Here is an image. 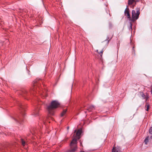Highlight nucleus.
Masks as SVG:
<instances>
[{"label":"nucleus","instance_id":"1","mask_svg":"<svg viewBox=\"0 0 152 152\" xmlns=\"http://www.w3.org/2000/svg\"><path fill=\"white\" fill-rule=\"evenodd\" d=\"M59 105V103L56 101H52L50 104L47 107V109L49 114L50 115H53L54 113V109L57 108Z\"/></svg>","mask_w":152,"mask_h":152},{"label":"nucleus","instance_id":"2","mask_svg":"<svg viewBox=\"0 0 152 152\" xmlns=\"http://www.w3.org/2000/svg\"><path fill=\"white\" fill-rule=\"evenodd\" d=\"M77 139L76 138H74L70 144V150L67 151V152H75L77 149V146L76 144Z\"/></svg>","mask_w":152,"mask_h":152},{"label":"nucleus","instance_id":"3","mask_svg":"<svg viewBox=\"0 0 152 152\" xmlns=\"http://www.w3.org/2000/svg\"><path fill=\"white\" fill-rule=\"evenodd\" d=\"M132 19L131 20L133 22L137 20L139 17L140 14V8H137L136 9V11L133 10L132 11Z\"/></svg>","mask_w":152,"mask_h":152},{"label":"nucleus","instance_id":"4","mask_svg":"<svg viewBox=\"0 0 152 152\" xmlns=\"http://www.w3.org/2000/svg\"><path fill=\"white\" fill-rule=\"evenodd\" d=\"M124 14L125 16L127 17L130 20H131L130 15L129 13V10L127 6H126V8L124 11Z\"/></svg>","mask_w":152,"mask_h":152},{"label":"nucleus","instance_id":"5","mask_svg":"<svg viewBox=\"0 0 152 152\" xmlns=\"http://www.w3.org/2000/svg\"><path fill=\"white\" fill-rule=\"evenodd\" d=\"M19 106L20 107V110L21 111V115L23 117L25 115L24 113V107L23 106V105L21 103H19Z\"/></svg>","mask_w":152,"mask_h":152},{"label":"nucleus","instance_id":"6","mask_svg":"<svg viewBox=\"0 0 152 152\" xmlns=\"http://www.w3.org/2000/svg\"><path fill=\"white\" fill-rule=\"evenodd\" d=\"M140 94L143 99H146L147 100L149 98V95L147 93L145 94L142 92H140Z\"/></svg>","mask_w":152,"mask_h":152},{"label":"nucleus","instance_id":"7","mask_svg":"<svg viewBox=\"0 0 152 152\" xmlns=\"http://www.w3.org/2000/svg\"><path fill=\"white\" fill-rule=\"evenodd\" d=\"M34 85L33 87L32 88V90L33 91H34L36 89L38 90L37 88H39V82H37V81H35L34 82Z\"/></svg>","mask_w":152,"mask_h":152},{"label":"nucleus","instance_id":"8","mask_svg":"<svg viewBox=\"0 0 152 152\" xmlns=\"http://www.w3.org/2000/svg\"><path fill=\"white\" fill-rule=\"evenodd\" d=\"M121 148L119 146H117L113 147L112 149L113 152H121Z\"/></svg>","mask_w":152,"mask_h":152},{"label":"nucleus","instance_id":"9","mask_svg":"<svg viewBox=\"0 0 152 152\" xmlns=\"http://www.w3.org/2000/svg\"><path fill=\"white\" fill-rule=\"evenodd\" d=\"M82 133V131L80 130H78L76 132V137L74 138H76L77 140L79 139L80 138V136Z\"/></svg>","mask_w":152,"mask_h":152},{"label":"nucleus","instance_id":"10","mask_svg":"<svg viewBox=\"0 0 152 152\" xmlns=\"http://www.w3.org/2000/svg\"><path fill=\"white\" fill-rule=\"evenodd\" d=\"M39 110V108H37L35 109L33 111L32 114L33 115L37 116L39 115L38 112Z\"/></svg>","mask_w":152,"mask_h":152},{"label":"nucleus","instance_id":"11","mask_svg":"<svg viewBox=\"0 0 152 152\" xmlns=\"http://www.w3.org/2000/svg\"><path fill=\"white\" fill-rule=\"evenodd\" d=\"M150 138L148 136H147L145 138L144 140V142L146 145H147L148 144V142L150 140Z\"/></svg>","mask_w":152,"mask_h":152},{"label":"nucleus","instance_id":"12","mask_svg":"<svg viewBox=\"0 0 152 152\" xmlns=\"http://www.w3.org/2000/svg\"><path fill=\"white\" fill-rule=\"evenodd\" d=\"M67 109H64L63 112L61 113V116L62 117L64 115H65V114H66V113L67 111Z\"/></svg>","mask_w":152,"mask_h":152},{"label":"nucleus","instance_id":"13","mask_svg":"<svg viewBox=\"0 0 152 152\" xmlns=\"http://www.w3.org/2000/svg\"><path fill=\"white\" fill-rule=\"evenodd\" d=\"M134 0H128V4L129 5H132L134 3Z\"/></svg>","mask_w":152,"mask_h":152},{"label":"nucleus","instance_id":"14","mask_svg":"<svg viewBox=\"0 0 152 152\" xmlns=\"http://www.w3.org/2000/svg\"><path fill=\"white\" fill-rule=\"evenodd\" d=\"M22 94L23 96H25L26 95H28V93L25 90L23 91Z\"/></svg>","mask_w":152,"mask_h":152},{"label":"nucleus","instance_id":"15","mask_svg":"<svg viewBox=\"0 0 152 152\" xmlns=\"http://www.w3.org/2000/svg\"><path fill=\"white\" fill-rule=\"evenodd\" d=\"M94 108V106H90L88 108L87 110L91 111V110H93Z\"/></svg>","mask_w":152,"mask_h":152},{"label":"nucleus","instance_id":"16","mask_svg":"<svg viewBox=\"0 0 152 152\" xmlns=\"http://www.w3.org/2000/svg\"><path fill=\"white\" fill-rule=\"evenodd\" d=\"M112 37H111L110 38L109 36H107V39L105 40V41H107V44H108L109 41L111 39Z\"/></svg>","mask_w":152,"mask_h":152},{"label":"nucleus","instance_id":"17","mask_svg":"<svg viewBox=\"0 0 152 152\" xmlns=\"http://www.w3.org/2000/svg\"><path fill=\"white\" fill-rule=\"evenodd\" d=\"M23 120L22 118L20 116L18 117V119L17 120L18 122H20L22 121Z\"/></svg>","mask_w":152,"mask_h":152},{"label":"nucleus","instance_id":"18","mask_svg":"<svg viewBox=\"0 0 152 152\" xmlns=\"http://www.w3.org/2000/svg\"><path fill=\"white\" fill-rule=\"evenodd\" d=\"M21 142H22V145L23 146H24L26 144V142L23 139H21Z\"/></svg>","mask_w":152,"mask_h":152},{"label":"nucleus","instance_id":"19","mask_svg":"<svg viewBox=\"0 0 152 152\" xmlns=\"http://www.w3.org/2000/svg\"><path fill=\"white\" fill-rule=\"evenodd\" d=\"M129 29V30L130 31H132V24L131 22L130 23Z\"/></svg>","mask_w":152,"mask_h":152},{"label":"nucleus","instance_id":"20","mask_svg":"<svg viewBox=\"0 0 152 152\" xmlns=\"http://www.w3.org/2000/svg\"><path fill=\"white\" fill-rule=\"evenodd\" d=\"M145 107L146 108V110L147 111H148L149 110V105L148 104H146V105Z\"/></svg>","mask_w":152,"mask_h":152},{"label":"nucleus","instance_id":"21","mask_svg":"<svg viewBox=\"0 0 152 152\" xmlns=\"http://www.w3.org/2000/svg\"><path fill=\"white\" fill-rule=\"evenodd\" d=\"M113 26V24L112 23L110 22L109 23V27L110 28H112Z\"/></svg>","mask_w":152,"mask_h":152},{"label":"nucleus","instance_id":"22","mask_svg":"<svg viewBox=\"0 0 152 152\" xmlns=\"http://www.w3.org/2000/svg\"><path fill=\"white\" fill-rule=\"evenodd\" d=\"M149 132L150 134H152L151 136H152V127L149 129Z\"/></svg>","mask_w":152,"mask_h":152},{"label":"nucleus","instance_id":"23","mask_svg":"<svg viewBox=\"0 0 152 152\" xmlns=\"http://www.w3.org/2000/svg\"><path fill=\"white\" fill-rule=\"evenodd\" d=\"M139 0H134V3H135V4L133 6V7H134V6H135V4H136V3L139 2Z\"/></svg>","mask_w":152,"mask_h":152},{"label":"nucleus","instance_id":"24","mask_svg":"<svg viewBox=\"0 0 152 152\" xmlns=\"http://www.w3.org/2000/svg\"><path fill=\"white\" fill-rule=\"evenodd\" d=\"M103 52V50H102L100 52H98V53H99V54H100V56H102Z\"/></svg>","mask_w":152,"mask_h":152},{"label":"nucleus","instance_id":"25","mask_svg":"<svg viewBox=\"0 0 152 152\" xmlns=\"http://www.w3.org/2000/svg\"><path fill=\"white\" fill-rule=\"evenodd\" d=\"M150 141L152 142V136H151L150 137Z\"/></svg>","mask_w":152,"mask_h":152},{"label":"nucleus","instance_id":"26","mask_svg":"<svg viewBox=\"0 0 152 152\" xmlns=\"http://www.w3.org/2000/svg\"><path fill=\"white\" fill-rule=\"evenodd\" d=\"M134 47H133L132 48V50H133V51H134V53H135V51H134Z\"/></svg>","mask_w":152,"mask_h":152},{"label":"nucleus","instance_id":"27","mask_svg":"<svg viewBox=\"0 0 152 152\" xmlns=\"http://www.w3.org/2000/svg\"><path fill=\"white\" fill-rule=\"evenodd\" d=\"M151 94H152V89L151 91Z\"/></svg>","mask_w":152,"mask_h":152},{"label":"nucleus","instance_id":"28","mask_svg":"<svg viewBox=\"0 0 152 152\" xmlns=\"http://www.w3.org/2000/svg\"><path fill=\"white\" fill-rule=\"evenodd\" d=\"M69 126H68L67 127V129L68 130L69 129Z\"/></svg>","mask_w":152,"mask_h":152},{"label":"nucleus","instance_id":"29","mask_svg":"<svg viewBox=\"0 0 152 152\" xmlns=\"http://www.w3.org/2000/svg\"><path fill=\"white\" fill-rule=\"evenodd\" d=\"M80 152H85L83 151H81Z\"/></svg>","mask_w":152,"mask_h":152},{"label":"nucleus","instance_id":"30","mask_svg":"<svg viewBox=\"0 0 152 152\" xmlns=\"http://www.w3.org/2000/svg\"><path fill=\"white\" fill-rule=\"evenodd\" d=\"M96 52H97L98 53V52H98V50H96Z\"/></svg>","mask_w":152,"mask_h":152},{"label":"nucleus","instance_id":"31","mask_svg":"<svg viewBox=\"0 0 152 152\" xmlns=\"http://www.w3.org/2000/svg\"><path fill=\"white\" fill-rule=\"evenodd\" d=\"M76 132V130H75V132Z\"/></svg>","mask_w":152,"mask_h":152}]
</instances>
